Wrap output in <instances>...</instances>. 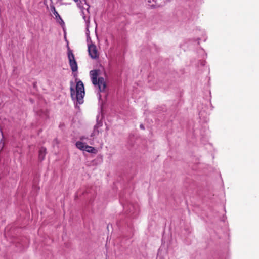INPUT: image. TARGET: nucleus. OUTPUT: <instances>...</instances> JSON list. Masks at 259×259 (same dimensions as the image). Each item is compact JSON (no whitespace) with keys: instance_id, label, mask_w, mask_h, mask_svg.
Returning <instances> with one entry per match:
<instances>
[{"instance_id":"nucleus-1","label":"nucleus","mask_w":259,"mask_h":259,"mask_svg":"<svg viewBox=\"0 0 259 259\" xmlns=\"http://www.w3.org/2000/svg\"><path fill=\"white\" fill-rule=\"evenodd\" d=\"M70 94L72 98L73 99L75 98L79 104L83 103L85 93L84 85L81 80H79L76 83V92L73 87L70 88Z\"/></svg>"},{"instance_id":"nucleus-2","label":"nucleus","mask_w":259,"mask_h":259,"mask_svg":"<svg viewBox=\"0 0 259 259\" xmlns=\"http://www.w3.org/2000/svg\"><path fill=\"white\" fill-rule=\"evenodd\" d=\"M100 70H93L90 72L92 81L93 84L97 85L100 92H104L106 88V84L104 78L102 77L97 78L99 74Z\"/></svg>"},{"instance_id":"nucleus-3","label":"nucleus","mask_w":259,"mask_h":259,"mask_svg":"<svg viewBox=\"0 0 259 259\" xmlns=\"http://www.w3.org/2000/svg\"><path fill=\"white\" fill-rule=\"evenodd\" d=\"M68 58L69 60V64L72 71L73 72H77L78 70L77 62L75 60L74 55L72 50L70 49L68 50Z\"/></svg>"},{"instance_id":"nucleus-4","label":"nucleus","mask_w":259,"mask_h":259,"mask_svg":"<svg viewBox=\"0 0 259 259\" xmlns=\"http://www.w3.org/2000/svg\"><path fill=\"white\" fill-rule=\"evenodd\" d=\"M88 49L89 54L92 59H97L99 57V53L95 45L92 42L88 44Z\"/></svg>"},{"instance_id":"nucleus-5","label":"nucleus","mask_w":259,"mask_h":259,"mask_svg":"<svg viewBox=\"0 0 259 259\" xmlns=\"http://www.w3.org/2000/svg\"><path fill=\"white\" fill-rule=\"evenodd\" d=\"M46 148L45 147H41L39 150L38 159L39 161H42L44 160L46 154Z\"/></svg>"},{"instance_id":"nucleus-6","label":"nucleus","mask_w":259,"mask_h":259,"mask_svg":"<svg viewBox=\"0 0 259 259\" xmlns=\"http://www.w3.org/2000/svg\"><path fill=\"white\" fill-rule=\"evenodd\" d=\"M83 151H85L87 152L92 153H96V150L95 149V148L86 145L84 148Z\"/></svg>"},{"instance_id":"nucleus-7","label":"nucleus","mask_w":259,"mask_h":259,"mask_svg":"<svg viewBox=\"0 0 259 259\" xmlns=\"http://www.w3.org/2000/svg\"><path fill=\"white\" fill-rule=\"evenodd\" d=\"M75 145L77 148L83 151L84 150V148L86 145L84 143L80 141L76 142Z\"/></svg>"},{"instance_id":"nucleus-8","label":"nucleus","mask_w":259,"mask_h":259,"mask_svg":"<svg viewBox=\"0 0 259 259\" xmlns=\"http://www.w3.org/2000/svg\"><path fill=\"white\" fill-rule=\"evenodd\" d=\"M52 11L57 19H59L61 20V21H63L60 16L59 15L58 13L56 11L55 8L54 7H53V10H52Z\"/></svg>"},{"instance_id":"nucleus-9","label":"nucleus","mask_w":259,"mask_h":259,"mask_svg":"<svg viewBox=\"0 0 259 259\" xmlns=\"http://www.w3.org/2000/svg\"><path fill=\"white\" fill-rule=\"evenodd\" d=\"M140 128L143 129V130L144 129V126L142 124L140 125Z\"/></svg>"},{"instance_id":"nucleus-10","label":"nucleus","mask_w":259,"mask_h":259,"mask_svg":"<svg viewBox=\"0 0 259 259\" xmlns=\"http://www.w3.org/2000/svg\"><path fill=\"white\" fill-rule=\"evenodd\" d=\"M3 147H4V143L3 144L2 147L1 148H0V152L2 151Z\"/></svg>"},{"instance_id":"nucleus-11","label":"nucleus","mask_w":259,"mask_h":259,"mask_svg":"<svg viewBox=\"0 0 259 259\" xmlns=\"http://www.w3.org/2000/svg\"><path fill=\"white\" fill-rule=\"evenodd\" d=\"M75 2H77L78 0H74Z\"/></svg>"},{"instance_id":"nucleus-12","label":"nucleus","mask_w":259,"mask_h":259,"mask_svg":"<svg viewBox=\"0 0 259 259\" xmlns=\"http://www.w3.org/2000/svg\"><path fill=\"white\" fill-rule=\"evenodd\" d=\"M91 136H92V137H93V134H92Z\"/></svg>"}]
</instances>
